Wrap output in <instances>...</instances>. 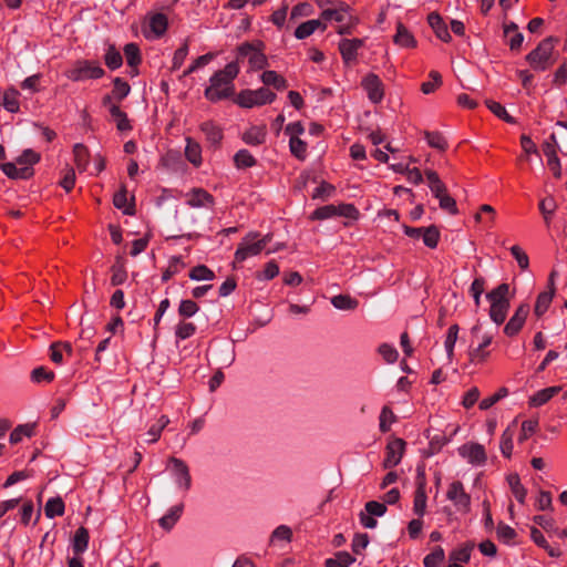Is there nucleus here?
Masks as SVG:
<instances>
[{"instance_id": "obj_44", "label": "nucleus", "mask_w": 567, "mask_h": 567, "mask_svg": "<svg viewBox=\"0 0 567 567\" xmlns=\"http://www.w3.org/2000/svg\"><path fill=\"white\" fill-rule=\"evenodd\" d=\"M19 92L14 89H9L3 94V107L11 112H18L19 111V102H18Z\"/></svg>"}, {"instance_id": "obj_39", "label": "nucleus", "mask_w": 567, "mask_h": 567, "mask_svg": "<svg viewBox=\"0 0 567 567\" xmlns=\"http://www.w3.org/2000/svg\"><path fill=\"white\" fill-rule=\"evenodd\" d=\"M421 237L426 247L435 248L437 246V243L440 239L439 228L434 225H431L429 227H423Z\"/></svg>"}, {"instance_id": "obj_9", "label": "nucleus", "mask_w": 567, "mask_h": 567, "mask_svg": "<svg viewBox=\"0 0 567 567\" xmlns=\"http://www.w3.org/2000/svg\"><path fill=\"white\" fill-rule=\"evenodd\" d=\"M447 498L454 503L458 511L467 512L470 509L471 497L464 491V486L460 481H455L450 485Z\"/></svg>"}, {"instance_id": "obj_21", "label": "nucleus", "mask_w": 567, "mask_h": 567, "mask_svg": "<svg viewBox=\"0 0 567 567\" xmlns=\"http://www.w3.org/2000/svg\"><path fill=\"white\" fill-rule=\"evenodd\" d=\"M200 130L205 134L206 140L213 146H218L219 145V143H220L221 138H223V133H221L220 127L215 125L213 122H204L200 125Z\"/></svg>"}, {"instance_id": "obj_35", "label": "nucleus", "mask_w": 567, "mask_h": 567, "mask_svg": "<svg viewBox=\"0 0 567 567\" xmlns=\"http://www.w3.org/2000/svg\"><path fill=\"white\" fill-rule=\"evenodd\" d=\"M474 548V543H466L461 548L454 549L450 554V560L453 563H467L471 558V551Z\"/></svg>"}, {"instance_id": "obj_57", "label": "nucleus", "mask_w": 567, "mask_h": 567, "mask_svg": "<svg viewBox=\"0 0 567 567\" xmlns=\"http://www.w3.org/2000/svg\"><path fill=\"white\" fill-rule=\"evenodd\" d=\"M425 138L430 146L440 151H444L447 146L445 138L439 132H425Z\"/></svg>"}, {"instance_id": "obj_18", "label": "nucleus", "mask_w": 567, "mask_h": 567, "mask_svg": "<svg viewBox=\"0 0 567 567\" xmlns=\"http://www.w3.org/2000/svg\"><path fill=\"white\" fill-rule=\"evenodd\" d=\"M184 511V504H177L171 507L167 513L158 519L159 526L165 530H171L178 522Z\"/></svg>"}, {"instance_id": "obj_46", "label": "nucleus", "mask_w": 567, "mask_h": 567, "mask_svg": "<svg viewBox=\"0 0 567 567\" xmlns=\"http://www.w3.org/2000/svg\"><path fill=\"white\" fill-rule=\"evenodd\" d=\"M189 278L192 280L200 281V280H213L215 278V274L205 265H198L194 267L189 271Z\"/></svg>"}, {"instance_id": "obj_54", "label": "nucleus", "mask_w": 567, "mask_h": 567, "mask_svg": "<svg viewBox=\"0 0 567 567\" xmlns=\"http://www.w3.org/2000/svg\"><path fill=\"white\" fill-rule=\"evenodd\" d=\"M54 379V373L51 370H48L44 367H38L31 372V380L33 382H51Z\"/></svg>"}, {"instance_id": "obj_4", "label": "nucleus", "mask_w": 567, "mask_h": 567, "mask_svg": "<svg viewBox=\"0 0 567 567\" xmlns=\"http://www.w3.org/2000/svg\"><path fill=\"white\" fill-rule=\"evenodd\" d=\"M264 49L265 44L262 41L244 42L238 47L237 60L247 58L251 69H265L268 65V60Z\"/></svg>"}, {"instance_id": "obj_48", "label": "nucleus", "mask_w": 567, "mask_h": 567, "mask_svg": "<svg viewBox=\"0 0 567 567\" xmlns=\"http://www.w3.org/2000/svg\"><path fill=\"white\" fill-rule=\"evenodd\" d=\"M113 83H114V89L112 91V95L118 102H121L123 99H125L128 95L131 87H130L128 83L125 82L124 80H122L121 78H115L113 80Z\"/></svg>"}, {"instance_id": "obj_3", "label": "nucleus", "mask_w": 567, "mask_h": 567, "mask_svg": "<svg viewBox=\"0 0 567 567\" xmlns=\"http://www.w3.org/2000/svg\"><path fill=\"white\" fill-rule=\"evenodd\" d=\"M558 40L554 37H548L539 42L536 49L526 55V61L535 71H545L553 63L554 44Z\"/></svg>"}, {"instance_id": "obj_13", "label": "nucleus", "mask_w": 567, "mask_h": 567, "mask_svg": "<svg viewBox=\"0 0 567 567\" xmlns=\"http://www.w3.org/2000/svg\"><path fill=\"white\" fill-rule=\"evenodd\" d=\"M529 313V306L527 303L520 305L509 321L504 327V333L508 337H513L519 332L527 316Z\"/></svg>"}, {"instance_id": "obj_40", "label": "nucleus", "mask_w": 567, "mask_h": 567, "mask_svg": "<svg viewBox=\"0 0 567 567\" xmlns=\"http://www.w3.org/2000/svg\"><path fill=\"white\" fill-rule=\"evenodd\" d=\"M485 104L488 107V110L491 112H493L501 120H503L507 123H511V124L516 123V120L507 113V111L505 110V107L502 104H499L495 101H492V100H486Z\"/></svg>"}, {"instance_id": "obj_14", "label": "nucleus", "mask_w": 567, "mask_h": 567, "mask_svg": "<svg viewBox=\"0 0 567 567\" xmlns=\"http://www.w3.org/2000/svg\"><path fill=\"white\" fill-rule=\"evenodd\" d=\"M460 455L467 458L471 464L482 465L486 461L483 445L478 443L464 444L458 449Z\"/></svg>"}, {"instance_id": "obj_56", "label": "nucleus", "mask_w": 567, "mask_h": 567, "mask_svg": "<svg viewBox=\"0 0 567 567\" xmlns=\"http://www.w3.org/2000/svg\"><path fill=\"white\" fill-rule=\"evenodd\" d=\"M313 13V7L308 2H301L295 6L290 12V20H297L302 17H309Z\"/></svg>"}, {"instance_id": "obj_32", "label": "nucleus", "mask_w": 567, "mask_h": 567, "mask_svg": "<svg viewBox=\"0 0 567 567\" xmlns=\"http://www.w3.org/2000/svg\"><path fill=\"white\" fill-rule=\"evenodd\" d=\"M394 42L401 47L412 48L415 45V40L409 30L399 23L396 27V33L394 35Z\"/></svg>"}, {"instance_id": "obj_42", "label": "nucleus", "mask_w": 567, "mask_h": 567, "mask_svg": "<svg viewBox=\"0 0 567 567\" xmlns=\"http://www.w3.org/2000/svg\"><path fill=\"white\" fill-rule=\"evenodd\" d=\"M234 162L237 168H247L256 164L255 157L247 150H239L234 156Z\"/></svg>"}, {"instance_id": "obj_15", "label": "nucleus", "mask_w": 567, "mask_h": 567, "mask_svg": "<svg viewBox=\"0 0 567 567\" xmlns=\"http://www.w3.org/2000/svg\"><path fill=\"white\" fill-rule=\"evenodd\" d=\"M363 39H343L339 43V50L342 59L349 63L357 59V51L363 47Z\"/></svg>"}, {"instance_id": "obj_64", "label": "nucleus", "mask_w": 567, "mask_h": 567, "mask_svg": "<svg viewBox=\"0 0 567 567\" xmlns=\"http://www.w3.org/2000/svg\"><path fill=\"white\" fill-rule=\"evenodd\" d=\"M364 509L371 516L381 517L386 513V505L377 501H370L365 503Z\"/></svg>"}, {"instance_id": "obj_51", "label": "nucleus", "mask_w": 567, "mask_h": 567, "mask_svg": "<svg viewBox=\"0 0 567 567\" xmlns=\"http://www.w3.org/2000/svg\"><path fill=\"white\" fill-rule=\"evenodd\" d=\"M444 549L437 546L431 554L424 557L423 564L425 567H439V565L444 560Z\"/></svg>"}, {"instance_id": "obj_45", "label": "nucleus", "mask_w": 567, "mask_h": 567, "mask_svg": "<svg viewBox=\"0 0 567 567\" xmlns=\"http://www.w3.org/2000/svg\"><path fill=\"white\" fill-rule=\"evenodd\" d=\"M124 54L126 56L127 64L131 68H136L141 62L140 49L135 43H127L124 47Z\"/></svg>"}, {"instance_id": "obj_52", "label": "nucleus", "mask_w": 567, "mask_h": 567, "mask_svg": "<svg viewBox=\"0 0 567 567\" xmlns=\"http://www.w3.org/2000/svg\"><path fill=\"white\" fill-rule=\"evenodd\" d=\"M458 330H460L457 324H453V326H451L449 328V331H447V336H446V339H445V342H444V347H445L447 357L450 359L453 357V353H454V346H455V342L457 340Z\"/></svg>"}, {"instance_id": "obj_10", "label": "nucleus", "mask_w": 567, "mask_h": 567, "mask_svg": "<svg viewBox=\"0 0 567 567\" xmlns=\"http://www.w3.org/2000/svg\"><path fill=\"white\" fill-rule=\"evenodd\" d=\"M544 154L547 157L549 168L553 171L555 177L561 176L560 162L557 157V140L556 135L551 134L543 145Z\"/></svg>"}, {"instance_id": "obj_30", "label": "nucleus", "mask_w": 567, "mask_h": 567, "mask_svg": "<svg viewBox=\"0 0 567 567\" xmlns=\"http://www.w3.org/2000/svg\"><path fill=\"white\" fill-rule=\"evenodd\" d=\"M110 113L113 120L116 122V127L118 131L126 132L132 130L126 113L122 112L117 105H111Z\"/></svg>"}, {"instance_id": "obj_55", "label": "nucleus", "mask_w": 567, "mask_h": 567, "mask_svg": "<svg viewBox=\"0 0 567 567\" xmlns=\"http://www.w3.org/2000/svg\"><path fill=\"white\" fill-rule=\"evenodd\" d=\"M508 394V390L506 388H501L496 393H494L493 395L488 396V398H485L483 399L481 402H480V409L481 410H488L489 408H492L494 404H496L499 400H502L503 398L507 396Z\"/></svg>"}, {"instance_id": "obj_63", "label": "nucleus", "mask_w": 567, "mask_h": 567, "mask_svg": "<svg viewBox=\"0 0 567 567\" xmlns=\"http://www.w3.org/2000/svg\"><path fill=\"white\" fill-rule=\"evenodd\" d=\"M40 161V154L35 153L32 150H25L22 154L17 158V164L31 166Z\"/></svg>"}, {"instance_id": "obj_26", "label": "nucleus", "mask_w": 567, "mask_h": 567, "mask_svg": "<svg viewBox=\"0 0 567 567\" xmlns=\"http://www.w3.org/2000/svg\"><path fill=\"white\" fill-rule=\"evenodd\" d=\"M187 145L185 148L186 158L194 164L199 166L202 163V150L198 143L193 141L190 137L186 138Z\"/></svg>"}, {"instance_id": "obj_2", "label": "nucleus", "mask_w": 567, "mask_h": 567, "mask_svg": "<svg viewBox=\"0 0 567 567\" xmlns=\"http://www.w3.org/2000/svg\"><path fill=\"white\" fill-rule=\"evenodd\" d=\"M508 292V284H501L486 295L491 302L489 317L497 326L502 324L506 319L509 309Z\"/></svg>"}, {"instance_id": "obj_24", "label": "nucleus", "mask_w": 567, "mask_h": 567, "mask_svg": "<svg viewBox=\"0 0 567 567\" xmlns=\"http://www.w3.org/2000/svg\"><path fill=\"white\" fill-rule=\"evenodd\" d=\"M508 485L512 489V493L514 494L515 498L523 504L525 502L527 491L522 485L519 475L517 473L509 474L507 476Z\"/></svg>"}, {"instance_id": "obj_47", "label": "nucleus", "mask_w": 567, "mask_h": 567, "mask_svg": "<svg viewBox=\"0 0 567 567\" xmlns=\"http://www.w3.org/2000/svg\"><path fill=\"white\" fill-rule=\"evenodd\" d=\"M539 210L544 217V220L547 225L550 223L551 215L554 214L557 205L553 197H546L539 202Z\"/></svg>"}, {"instance_id": "obj_12", "label": "nucleus", "mask_w": 567, "mask_h": 567, "mask_svg": "<svg viewBox=\"0 0 567 567\" xmlns=\"http://www.w3.org/2000/svg\"><path fill=\"white\" fill-rule=\"evenodd\" d=\"M362 86L371 102L379 103L383 99V84L378 75L373 73L368 74L362 80Z\"/></svg>"}, {"instance_id": "obj_27", "label": "nucleus", "mask_w": 567, "mask_h": 567, "mask_svg": "<svg viewBox=\"0 0 567 567\" xmlns=\"http://www.w3.org/2000/svg\"><path fill=\"white\" fill-rule=\"evenodd\" d=\"M330 301L339 310H354L359 306V301L349 295H337Z\"/></svg>"}, {"instance_id": "obj_23", "label": "nucleus", "mask_w": 567, "mask_h": 567, "mask_svg": "<svg viewBox=\"0 0 567 567\" xmlns=\"http://www.w3.org/2000/svg\"><path fill=\"white\" fill-rule=\"evenodd\" d=\"M89 545V532L84 527H80L76 529L73 537V551L76 556L82 555Z\"/></svg>"}, {"instance_id": "obj_6", "label": "nucleus", "mask_w": 567, "mask_h": 567, "mask_svg": "<svg viewBox=\"0 0 567 567\" xmlns=\"http://www.w3.org/2000/svg\"><path fill=\"white\" fill-rule=\"evenodd\" d=\"M104 75V70L95 63L89 61H79L73 69L68 72L72 81H83L85 79H99Z\"/></svg>"}, {"instance_id": "obj_36", "label": "nucleus", "mask_w": 567, "mask_h": 567, "mask_svg": "<svg viewBox=\"0 0 567 567\" xmlns=\"http://www.w3.org/2000/svg\"><path fill=\"white\" fill-rule=\"evenodd\" d=\"M74 162L80 171H85L89 165V151L83 144L73 147Z\"/></svg>"}, {"instance_id": "obj_19", "label": "nucleus", "mask_w": 567, "mask_h": 567, "mask_svg": "<svg viewBox=\"0 0 567 567\" xmlns=\"http://www.w3.org/2000/svg\"><path fill=\"white\" fill-rule=\"evenodd\" d=\"M215 357L221 368H228L235 362V348L229 344H223L215 350Z\"/></svg>"}, {"instance_id": "obj_33", "label": "nucleus", "mask_w": 567, "mask_h": 567, "mask_svg": "<svg viewBox=\"0 0 567 567\" xmlns=\"http://www.w3.org/2000/svg\"><path fill=\"white\" fill-rule=\"evenodd\" d=\"M44 513L47 517L53 518L55 516H62L64 514V503L61 497L49 498L45 506Z\"/></svg>"}, {"instance_id": "obj_11", "label": "nucleus", "mask_w": 567, "mask_h": 567, "mask_svg": "<svg viewBox=\"0 0 567 567\" xmlns=\"http://www.w3.org/2000/svg\"><path fill=\"white\" fill-rule=\"evenodd\" d=\"M405 442L402 439H393L386 445V456L383 461L384 468L396 466L403 455Z\"/></svg>"}, {"instance_id": "obj_62", "label": "nucleus", "mask_w": 567, "mask_h": 567, "mask_svg": "<svg viewBox=\"0 0 567 567\" xmlns=\"http://www.w3.org/2000/svg\"><path fill=\"white\" fill-rule=\"evenodd\" d=\"M196 332V326L192 322H179L176 327V337L185 340Z\"/></svg>"}, {"instance_id": "obj_31", "label": "nucleus", "mask_w": 567, "mask_h": 567, "mask_svg": "<svg viewBox=\"0 0 567 567\" xmlns=\"http://www.w3.org/2000/svg\"><path fill=\"white\" fill-rule=\"evenodd\" d=\"M348 10L349 6L342 2L338 8L324 9L321 13V18L324 20H334L337 22H343Z\"/></svg>"}, {"instance_id": "obj_25", "label": "nucleus", "mask_w": 567, "mask_h": 567, "mask_svg": "<svg viewBox=\"0 0 567 567\" xmlns=\"http://www.w3.org/2000/svg\"><path fill=\"white\" fill-rule=\"evenodd\" d=\"M187 203L192 207H206L214 203V198L207 192L203 189H196L193 192Z\"/></svg>"}, {"instance_id": "obj_1", "label": "nucleus", "mask_w": 567, "mask_h": 567, "mask_svg": "<svg viewBox=\"0 0 567 567\" xmlns=\"http://www.w3.org/2000/svg\"><path fill=\"white\" fill-rule=\"evenodd\" d=\"M236 62L228 63L225 69L217 71L210 78V85L205 90V96L212 102L229 97L233 94V80L238 74Z\"/></svg>"}, {"instance_id": "obj_17", "label": "nucleus", "mask_w": 567, "mask_h": 567, "mask_svg": "<svg viewBox=\"0 0 567 567\" xmlns=\"http://www.w3.org/2000/svg\"><path fill=\"white\" fill-rule=\"evenodd\" d=\"M427 22L434 30L439 39H441L444 42H449L452 39L446 24L444 23L442 17L439 13H430L427 17Z\"/></svg>"}, {"instance_id": "obj_28", "label": "nucleus", "mask_w": 567, "mask_h": 567, "mask_svg": "<svg viewBox=\"0 0 567 567\" xmlns=\"http://www.w3.org/2000/svg\"><path fill=\"white\" fill-rule=\"evenodd\" d=\"M354 561L348 551H338L333 557L326 559V567H349Z\"/></svg>"}, {"instance_id": "obj_5", "label": "nucleus", "mask_w": 567, "mask_h": 567, "mask_svg": "<svg viewBox=\"0 0 567 567\" xmlns=\"http://www.w3.org/2000/svg\"><path fill=\"white\" fill-rule=\"evenodd\" d=\"M276 99V94L267 87H260L258 90H245L241 91L237 97V103L243 107H252L256 105H264L272 103Z\"/></svg>"}, {"instance_id": "obj_58", "label": "nucleus", "mask_w": 567, "mask_h": 567, "mask_svg": "<svg viewBox=\"0 0 567 567\" xmlns=\"http://www.w3.org/2000/svg\"><path fill=\"white\" fill-rule=\"evenodd\" d=\"M198 310H199L198 305L195 301L187 299V300L181 301L179 308H178V313L183 318H190L195 313H197Z\"/></svg>"}, {"instance_id": "obj_8", "label": "nucleus", "mask_w": 567, "mask_h": 567, "mask_svg": "<svg viewBox=\"0 0 567 567\" xmlns=\"http://www.w3.org/2000/svg\"><path fill=\"white\" fill-rule=\"evenodd\" d=\"M259 234L256 231L246 235L235 252V261L241 262L249 256H256L262 250L261 245L256 240Z\"/></svg>"}, {"instance_id": "obj_29", "label": "nucleus", "mask_w": 567, "mask_h": 567, "mask_svg": "<svg viewBox=\"0 0 567 567\" xmlns=\"http://www.w3.org/2000/svg\"><path fill=\"white\" fill-rule=\"evenodd\" d=\"M560 391L559 386H549L538 391L530 399V404L534 406H540L548 402L555 394Z\"/></svg>"}, {"instance_id": "obj_16", "label": "nucleus", "mask_w": 567, "mask_h": 567, "mask_svg": "<svg viewBox=\"0 0 567 567\" xmlns=\"http://www.w3.org/2000/svg\"><path fill=\"white\" fill-rule=\"evenodd\" d=\"M554 276L555 272H551L549 276V290L539 293L537 297L536 305L534 308V312L537 317H542L546 312L553 300V297L555 295Z\"/></svg>"}, {"instance_id": "obj_7", "label": "nucleus", "mask_w": 567, "mask_h": 567, "mask_svg": "<svg viewBox=\"0 0 567 567\" xmlns=\"http://www.w3.org/2000/svg\"><path fill=\"white\" fill-rule=\"evenodd\" d=\"M172 475L178 489L187 492L192 487V476L188 465L181 458L171 457Z\"/></svg>"}, {"instance_id": "obj_61", "label": "nucleus", "mask_w": 567, "mask_h": 567, "mask_svg": "<svg viewBox=\"0 0 567 567\" xmlns=\"http://www.w3.org/2000/svg\"><path fill=\"white\" fill-rule=\"evenodd\" d=\"M431 81L424 82L421 85V90L424 94H430L442 83L441 74L437 71L430 72Z\"/></svg>"}, {"instance_id": "obj_22", "label": "nucleus", "mask_w": 567, "mask_h": 567, "mask_svg": "<svg viewBox=\"0 0 567 567\" xmlns=\"http://www.w3.org/2000/svg\"><path fill=\"white\" fill-rule=\"evenodd\" d=\"M266 128L261 126H252L243 135V141L252 146L260 145L265 142Z\"/></svg>"}, {"instance_id": "obj_38", "label": "nucleus", "mask_w": 567, "mask_h": 567, "mask_svg": "<svg viewBox=\"0 0 567 567\" xmlns=\"http://www.w3.org/2000/svg\"><path fill=\"white\" fill-rule=\"evenodd\" d=\"M150 28L156 37H161L167 29V18L163 13H155L150 19Z\"/></svg>"}, {"instance_id": "obj_59", "label": "nucleus", "mask_w": 567, "mask_h": 567, "mask_svg": "<svg viewBox=\"0 0 567 567\" xmlns=\"http://www.w3.org/2000/svg\"><path fill=\"white\" fill-rule=\"evenodd\" d=\"M436 198L439 199L440 207L442 209L447 210L452 215L457 214L456 202L447 194V190L442 193V195L436 196Z\"/></svg>"}, {"instance_id": "obj_34", "label": "nucleus", "mask_w": 567, "mask_h": 567, "mask_svg": "<svg viewBox=\"0 0 567 567\" xmlns=\"http://www.w3.org/2000/svg\"><path fill=\"white\" fill-rule=\"evenodd\" d=\"M113 204L116 208L123 209L125 215H134V207L127 205V190L123 186L117 193L114 194Z\"/></svg>"}, {"instance_id": "obj_37", "label": "nucleus", "mask_w": 567, "mask_h": 567, "mask_svg": "<svg viewBox=\"0 0 567 567\" xmlns=\"http://www.w3.org/2000/svg\"><path fill=\"white\" fill-rule=\"evenodd\" d=\"M426 179L429 183V187L433 195L436 197L439 195H442V193L446 192V186L444 183L440 179L439 175L434 171H426L425 172Z\"/></svg>"}, {"instance_id": "obj_50", "label": "nucleus", "mask_w": 567, "mask_h": 567, "mask_svg": "<svg viewBox=\"0 0 567 567\" xmlns=\"http://www.w3.org/2000/svg\"><path fill=\"white\" fill-rule=\"evenodd\" d=\"M34 430V425L32 424H23L17 426L10 434V443L17 444L22 440V436H32Z\"/></svg>"}, {"instance_id": "obj_49", "label": "nucleus", "mask_w": 567, "mask_h": 567, "mask_svg": "<svg viewBox=\"0 0 567 567\" xmlns=\"http://www.w3.org/2000/svg\"><path fill=\"white\" fill-rule=\"evenodd\" d=\"M292 539V530L287 525H280L276 527L270 536V544H275L277 540L291 542Z\"/></svg>"}, {"instance_id": "obj_60", "label": "nucleus", "mask_w": 567, "mask_h": 567, "mask_svg": "<svg viewBox=\"0 0 567 567\" xmlns=\"http://www.w3.org/2000/svg\"><path fill=\"white\" fill-rule=\"evenodd\" d=\"M378 351L388 363H394L398 360V350L389 343L380 344Z\"/></svg>"}, {"instance_id": "obj_43", "label": "nucleus", "mask_w": 567, "mask_h": 567, "mask_svg": "<svg viewBox=\"0 0 567 567\" xmlns=\"http://www.w3.org/2000/svg\"><path fill=\"white\" fill-rule=\"evenodd\" d=\"M426 508V494L422 484L415 491L413 511L416 515L422 516Z\"/></svg>"}, {"instance_id": "obj_41", "label": "nucleus", "mask_w": 567, "mask_h": 567, "mask_svg": "<svg viewBox=\"0 0 567 567\" xmlns=\"http://www.w3.org/2000/svg\"><path fill=\"white\" fill-rule=\"evenodd\" d=\"M105 64L111 70L118 69L123 63V58L121 53L115 49L114 45H110L106 50L105 56Z\"/></svg>"}, {"instance_id": "obj_20", "label": "nucleus", "mask_w": 567, "mask_h": 567, "mask_svg": "<svg viewBox=\"0 0 567 567\" xmlns=\"http://www.w3.org/2000/svg\"><path fill=\"white\" fill-rule=\"evenodd\" d=\"M261 81L265 85L272 86L278 91H282L288 86L287 80L279 75L276 71H265L261 74Z\"/></svg>"}, {"instance_id": "obj_53", "label": "nucleus", "mask_w": 567, "mask_h": 567, "mask_svg": "<svg viewBox=\"0 0 567 567\" xmlns=\"http://www.w3.org/2000/svg\"><path fill=\"white\" fill-rule=\"evenodd\" d=\"M289 146L291 153L298 158V159H305L306 158V152H307V144L302 140H300L297 136L290 137Z\"/></svg>"}]
</instances>
